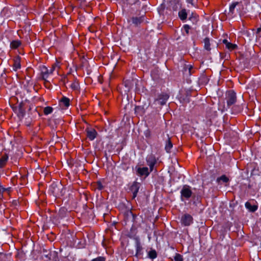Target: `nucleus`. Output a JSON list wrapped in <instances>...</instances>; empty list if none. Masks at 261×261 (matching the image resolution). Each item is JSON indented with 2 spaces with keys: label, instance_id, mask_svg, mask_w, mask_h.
Segmentation results:
<instances>
[{
  "label": "nucleus",
  "instance_id": "aec40b11",
  "mask_svg": "<svg viewBox=\"0 0 261 261\" xmlns=\"http://www.w3.org/2000/svg\"><path fill=\"white\" fill-rule=\"evenodd\" d=\"M172 143L170 140V139L168 137L167 141L166 143L165 150L167 152H170V149L172 148Z\"/></svg>",
  "mask_w": 261,
  "mask_h": 261
},
{
  "label": "nucleus",
  "instance_id": "a211bd4d",
  "mask_svg": "<svg viewBox=\"0 0 261 261\" xmlns=\"http://www.w3.org/2000/svg\"><path fill=\"white\" fill-rule=\"evenodd\" d=\"M178 16L181 20H185L187 18V13L186 9H182L178 12Z\"/></svg>",
  "mask_w": 261,
  "mask_h": 261
},
{
  "label": "nucleus",
  "instance_id": "cd10ccee",
  "mask_svg": "<svg viewBox=\"0 0 261 261\" xmlns=\"http://www.w3.org/2000/svg\"><path fill=\"white\" fill-rule=\"evenodd\" d=\"M189 19L196 22L198 20V16L196 15L192 14V16L189 18Z\"/></svg>",
  "mask_w": 261,
  "mask_h": 261
},
{
  "label": "nucleus",
  "instance_id": "f257e3e1",
  "mask_svg": "<svg viewBox=\"0 0 261 261\" xmlns=\"http://www.w3.org/2000/svg\"><path fill=\"white\" fill-rule=\"evenodd\" d=\"M192 193L191 187L188 185H184L180 191L181 200H184L183 198L186 199H189L192 196Z\"/></svg>",
  "mask_w": 261,
  "mask_h": 261
},
{
  "label": "nucleus",
  "instance_id": "b1692460",
  "mask_svg": "<svg viewBox=\"0 0 261 261\" xmlns=\"http://www.w3.org/2000/svg\"><path fill=\"white\" fill-rule=\"evenodd\" d=\"M79 83L78 82L76 81H74L71 85V88L74 90H78L79 89Z\"/></svg>",
  "mask_w": 261,
  "mask_h": 261
},
{
  "label": "nucleus",
  "instance_id": "bb28decb",
  "mask_svg": "<svg viewBox=\"0 0 261 261\" xmlns=\"http://www.w3.org/2000/svg\"><path fill=\"white\" fill-rule=\"evenodd\" d=\"M183 29L184 31H185L187 35H188L189 34V30L190 29V27L188 24H185L183 27Z\"/></svg>",
  "mask_w": 261,
  "mask_h": 261
},
{
  "label": "nucleus",
  "instance_id": "412c9836",
  "mask_svg": "<svg viewBox=\"0 0 261 261\" xmlns=\"http://www.w3.org/2000/svg\"><path fill=\"white\" fill-rule=\"evenodd\" d=\"M218 182L222 181L223 182L227 183L229 182V178L225 175H223L220 177H218L217 179Z\"/></svg>",
  "mask_w": 261,
  "mask_h": 261
},
{
  "label": "nucleus",
  "instance_id": "393cba45",
  "mask_svg": "<svg viewBox=\"0 0 261 261\" xmlns=\"http://www.w3.org/2000/svg\"><path fill=\"white\" fill-rule=\"evenodd\" d=\"M44 113L45 115H48L53 112V108L50 107H46L44 109Z\"/></svg>",
  "mask_w": 261,
  "mask_h": 261
},
{
  "label": "nucleus",
  "instance_id": "423d86ee",
  "mask_svg": "<svg viewBox=\"0 0 261 261\" xmlns=\"http://www.w3.org/2000/svg\"><path fill=\"white\" fill-rule=\"evenodd\" d=\"M148 165L149 166L150 171H152L154 165L156 163V160L153 154H150L148 155L146 159Z\"/></svg>",
  "mask_w": 261,
  "mask_h": 261
},
{
  "label": "nucleus",
  "instance_id": "9d476101",
  "mask_svg": "<svg viewBox=\"0 0 261 261\" xmlns=\"http://www.w3.org/2000/svg\"><path fill=\"white\" fill-rule=\"evenodd\" d=\"M137 171L140 176L145 175L147 176L150 173L147 167L138 168Z\"/></svg>",
  "mask_w": 261,
  "mask_h": 261
},
{
  "label": "nucleus",
  "instance_id": "c85d7f7f",
  "mask_svg": "<svg viewBox=\"0 0 261 261\" xmlns=\"http://www.w3.org/2000/svg\"><path fill=\"white\" fill-rule=\"evenodd\" d=\"M92 261H105V258L99 256L92 260Z\"/></svg>",
  "mask_w": 261,
  "mask_h": 261
},
{
  "label": "nucleus",
  "instance_id": "4be33fe9",
  "mask_svg": "<svg viewBox=\"0 0 261 261\" xmlns=\"http://www.w3.org/2000/svg\"><path fill=\"white\" fill-rule=\"evenodd\" d=\"M21 42L19 40H14L11 43V47L13 49L17 48L20 46Z\"/></svg>",
  "mask_w": 261,
  "mask_h": 261
},
{
  "label": "nucleus",
  "instance_id": "a878e982",
  "mask_svg": "<svg viewBox=\"0 0 261 261\" xmlns=\"http://www.w3.org/2000/svg\"><path fill=\"white\" fill-rule=\"evenodd\" d=\"M175 261H183V258L181 255L179 253H176L174 257Z\"/></svg>",
  "mask_w": 261,
  "mask_h": 261
},
{
  "label": "nucleus",
  "instance_id": "f704fd0d",
  "mask_svg": "<svg viewBox=\"0 0 261 261\" xmlns=\"http://www.w3.org/2000/svg\"><path fill=\"white\" fill-rule=\"evenodd\" d=\"M53 192L54 193V194H55L56 195L58 194V192H57V191H56V189H54V190L53 191Z\"/></svg>",
  "mask_w": 261,
  "mask_h": 261
},
{
  "label": "nucleus",
  "instance_id": "72a5a7b5",
  "mask_svg": "<svg viewBox=\"0 0 261 261\" xmlns=\"http://www.w3.org/2000/svg\"><path fill=\"white\" fill-rule=\"evenodd\" d=\"M97 185H98L97 188L99 190H101L103 188V186H102V184L100 182H98Z\"/></svg>",
  "mask_w": 261,
  "mask_h": 261
},
{
  "label": "nucleus",
  "instance_id": "7c9ffc66",
  "mask_svg": "<svg viewBox=\"0 0 261 261\" xmlns=\"http://www.w3.org/2000/svg\"><path fill=\"white\" fill-rule=\"evenodd\" d=\"M187 68H188L189 74H191V70L193 68L192 66L191 65H188Z\"/></svg>",
  "mask_w": 261,
  "mask_h": 261
},
{
  "label": "nucleus",
  "instance_id": "f03ea898",
  "mask_svg": "<svg viewBox=\"0 0 261 261\" xmlns=\"http://www.w3.org/2000/svg\"><path fill=\"white\" fill-rule=\"evenodd\" d=\"M226 101L228 106L234 104L237 100L236 93L233 91H229L226 93Z\"/></svg>",
  "mask_w": 261,
  "mask_h": 261
},
{
  "label": "nucleus",
  "instance_id": "6ab92c4d",
  "mask_svg": "<svg viewBox=\"0 0 261 261\" xmlns=\"http://www.w3.org/2000/svg\"><path fill=\"white\" fill-rule=\"evenodd\" d=\"M204 45V48L205 49H206L207 51L211 50V44L210 41V39L208 38H205L203 40Z\"/></svg>",
  "mask_w": 261,
  "mask_h": 261
},
{
  "label": "nucleus",
  "instance_id": "c756f323",
  "mask_svg": "<svg viewBox=\"0 0 261 261\" xmlns=\"http://www.w3.org/2000/svg\"><path fill=\"white\" fill-rule=\"evenodd\" d=\"M260 32H261V28H258L256 31V38L260 37Z\"/></svg>",
  "mask_w": 261,
  "mask_h": 261
},
{
  "label": "nucleus",
  "instance_id": "39448f33",
  "mask_svg": "<svg viewBox=\"0 0 261 261\" xmlns=\"http://www.w3.org/2000/svg\"><path fill=\"white\" fill-rule=\"evenodd\" d=\"M169 98V96L167 94H162L159 95L158 98L155 100L156 104H159L161 106L165 105Z\"/></svg>",
  "mask_w": 261,
  "mask_h": 261
},
{
  "label": "nucleus",
  "instance_id": "20e7f679",
  "mask_svg": "<svg viewBox=\"0 0 261 261\" xmlns=\"http://www.w3.org/2000/svg\"><path fill=\"white\" fill-rule=\"evenodd\" d=\"M140 188V183L134 181L129 188L130 191L133 193V199H135Z\"/></svg>",
  "mask_w": 261,
  "mask_h": 261
},
{
  "label": "nucleus",
  "instance_id": "7ed1b4c3",
  "mask_svg": "<svg viewBox=\"0 0 261 261\" xmlns=\"http://www.w3.org/2000/svg\"><path fill=\"white\" fill-rule=\"evenodd\" d=\"M193 217L188 214H185L181 218V223L184 226H189L193 223Z\"/></svg>",
  "mask_w": 261,
  "mask_h": 261
},
{
  "label": "nucleus",
  "instance_id": "2f4dec72",
  "mask_svg": "<svg viewBox=\"0 0 261 261\" xmlns=\"http://www.w3.org/2000/svg\"><path fill=\"white\" fill-rule=\"evenodd\" d=\"M57 66V64H55L53 65L51 69L50 70V73H52L54 70L55 69V68Z\"/></svg>",
  "mask_w": 261,
  "mask_h": 261
},
{
  "label": "nucleus",
  "instance_id": "473e14b6",
  "mask_svg": "<svg viewBox=\"0 0 261 261\" xmlns=\"http://www.w3.org/2000/svg\"><path fill=\"white\" fill-rule=\"evenodd\" d=\"M187 1V2L189 3V4H191L192 6H194V7H195V5L193 3V0H186Z\"/></svg>",
  "mask_w": 261,
  "mask_h": 261
},
{
  "label": "nucleus",
  "instance_id": "dca6fc26",
  "mask_svg": "<svg viewBox=\"0 0 261 261\" xmlns=\"http://www.w3.org/2000/svg\"><path fill=\"white\" fill-rule=\"evenodd\" d=\"M8 160V156L7 154L3 155L0 158V168H2L6 165Z\"/></svg>",
  "mask_w": 261,
  "mask_h": 261
},
{
  "label": "nucleus",
  "instance_id": "f8f14e48",
  "mask_svg": "<svg viewBox=\"0 0 261 261\" xmlns=\"http://www.w3.org/2000/svg\"><path fill=\"white\" fill-rule=\"evenodd\" d=\"M59 102L61 107H65L67 108L69 107L70 105V99L65 96H63L60 100Z\"/></svg>",
  "mask_w": 261,
  "mask_h": 261
},
{
  "label": "nucleus",
  "instance_id": "f3484780",
  "mask_svg": "<svg viewBox=\"0 0 261 261\" xmlns=\"http://www.w3.org/2000/svg\"><path fill=\"white\" fill-rule=\"evenodd\" d=\"M20 61L19 57H17L14 60V64H13V69L15 71L17 70L18 69L20 68Z\"/></svg>",
  "mask_w": 261,
  "mask_h": 261
},
{
  "label": "nucleus",
  "instance_id": "ddd939ff",
  "mask_svg": "<svg viewBox=\"0 0 261 261\" xmlns=\"http://www.w3.org/2000/svg\"><path fill=\"white\" fill-rule=\"evenodd\" d=\"M245 207L250 212H254L258 208V206L256 204H252L250 202H246L245 203Z\"/></svg>",
  "mask_w": 261,
  "mask_h": 261
},
{
  "label": "nucleus",
  "instance_id": "2eb2a0df",
  "mask_svg": "<svg viewBox=\"0 0 261 261\" xmlns=\"http://www.w3.org/2000/svg\"><path fill=\"white\" fill-rule=\"evenodd\" d=\"M241 2H233L229 6V12L228 14L230 16H232V15L234 13V9L236 8L237 6L240 4Z\"/></svg>",
  "mask_w": 261,
  "mask_h": 261
},
{
  "label": "nucleus",
  "instance_id": "5701e85b",
  "mask_svg": "<svg viewBox=\"0 0 261 261\" xmlns=\"http://www.w3.org/2000/svg\"><path fill=\"white\" fill-rule=\"evenodd\" d=\"M148 256L151 259H154L156 257L157 253L155 250H151L148 253Z\"/></svg>",
  "mask_w": 261,
  "mask_h": 261
},
{
  "label": "nucleus",
  "instance_id": "1a4fd4ad",
  "mask_svg": "<svg viewBox=\"0 0 261 261\" xmlns=\"http://www.w3.org/2000/svg\"><path fill=\"white\" fill-rule=\"evenodd\" d=\"M223 43L225 45L226 48L230 51L235 50L238 47L237 44L231 43L228 42L226 39H224L223 40Z\"/></svg>",
  "mask_w": 261,
  "mask_h": 261
},
{
  "label": "nucleus",
  "instance_id": "6e6552de",
  "mask_svg": "<svg viewBox=\"0 0 261 261\" xmlns=\"http://www.w3.org/2000/svg\"><path fill=\"white\" fill-rule=\"evenodd\" d=\"M87 132V136L88 139L90 140H93L96 137L97 132L94 129L90 128L87 129L86 130Z\"/></svg>",
  "mask_w": 261,
  "mask_h": 261
},
{
  "label": "nucleus",
  "instance_id": "0eeeda50",
  "mask_svg": "<svg viewBox=\"0 0 261 261\" xmlns=\"http://www.w3.org/2000/svg\"><path fill=\"white\" fill-rule=\"evenodd\" d=\"M136 241V256L137 257H139L140 255L142 254V247L140 242L139 239L138 238H135Z\"/></svg>",
  "mask_w": 261,
  "mask_h": 261
},
{
  "label": "nucleus",
  "instance_id": "9b49d317",
  "mask_svg": "<svg viewBox=\"0 0 261 261\" xmlns=\"http://www.w3.org/2000/svg\"><path fill=\"white\" fill-rule=\"evenodd\" d=\"M49 74H50V71H49L46 67H43L41 69V75L43 80L45 81V84H47L48 83V81L46 80V79L48 77Z\"/></svg>",
  "mask_w": 261,
  "mask_h": 261
},
{
  "label": "nucleus",
  "instance_id": "4468645a",
  "mask_svg": "<svg viewBox=\"0 0 261 261\" xmlns=\"http://www.w3.org/2000/svg\"><path fill=\"white\" fill-rule=\"evenodd\" d=\"M133 23L137 25L141 23L144 20V16L133 17L131 18Z\"/></svg>",
  "mask_w": 261,
  "mask_h": 261
}]
</instances>
